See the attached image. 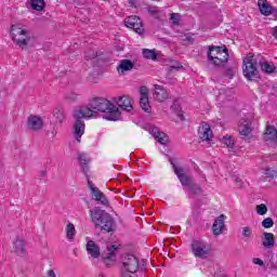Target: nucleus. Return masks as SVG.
I'll use <instances>...</instances> for the list:
<instances>
[{"instance_id": "51", "label": "nucleus", "mask_w": 277, "mask_h": 277, "mask_svg": "<svg viewBox=\"0 0 277 277\" xmlns=\"http://www.w3.org/2000/svg\"><path fill=\"white\" fill-rule=\"evenodd\" d=\"M222 277H226V276H222Z\"/></svg>"}, {"instance_id": "37", "label": "nucleus", "mask_w": 277, "mask_h": 277, "mask_svg": "<svg viewBox=\"0 0 277 277\" xmlns=\"http://www.w3.org/2000/svg\"><path fill=\"white\" fill-rule=\"evenodd\" d=\"M78 159L81 166H88V161H90V158L88 157V155L81 154V153L78 154Z\"/></svg>"}, {"instance_id": "34", "label": "nucleus", "mask_w": 277, "mask_h": 277, "mask_svg": "<svg viewBox=\"0 0 277 277\" xmlns=\"http://www.w3.org/2000/svg\"><path fill=\"white\" fill-rule=\"evenodd\" d=\"M222 144H224V146H227V148H233V146H235V141L230 136H224L222 138Z\"/></svg>"}, {"instance_id": "4", "label": "nucleus", "mask_w": 277, "mask_h": 277, "mask_svg": "<svg viewBox=\"0 0 277 277\" xmlns=\"http://www.w3.org/2000/svg\"><path fill=\"white\" fill-rule=\"evenodd\" d=\"M171 166H173L174 174H176L179 181L183 185V187H187L193 194H201L202 188L195 184L194 181L189 177V175L185 174L183 168L176 166L174 160H170Z\"/></svg>"}, {"instance_id": "25", "label": "nucleus", "mask_w": 277, "mask_h": 277, "mask_svg": "<svg viewBox=\"0 0 277 277\" xmlns=\"http://www.w3.org/2000/svg\"><path fill=\"white\" fill-rule=\"evenodd\" d=\"M98 226L102 227V230H105L106 233H111L115 226L114 219L109 214L105 215L102 225Z\"/></svg>"}, {"instance_id": "14", "label": "nucleus", "mask_w": 277, "mask_h": 277, "mask_svg": "<svg viewBox=\"0 0 277 277\" xmlns=\"http://www.w3.org/2000/svg\"><path fill=\"white\" fill-rule=\"evenodd\" d=\"M198 135L202 142H211L213 140V131H211V126L207 122H202L198 130Z\"/></svg>"}, {"instance_id": "22", "label": "nucleus", "mask_w": 277, "mask_h": 277, "mask_svg": "<svg viewBox=\"0 0 277 277\" xmlns=\"http://www.w3.org/2000/svg\"><path fill=\"white\" fill-rule=\"evenodd\" d=\"M258 6H259L261 14H263L264 16H269L274 12L273 5L269 4V2H267V0H259Z\"/></svg>"}, {"instance_id": "39", "label": "nucleus", "mask_w": 277, "mask_h": 277, "mask_svg": "<svg viewBox=\"0 0 277 277\" xmlns=\"http://www.w3.org/2000/svg\"><path fill=\"white\" fill-rule=\"evenodd\" d=\"M242 237L250 239V237H252V228L248 226L242 227Z\"/></svg>"}, {"instance_id": "45", "label": "nucleus", "mask_w": 277, "mask_h": 277, "mask_svg": "<svg viewBox=\"0 0 277 277\" xmlns=\"http://www.w3.org/2000/svg\"><path fill=\"white\" fill-rule=\"evenodd\" d=\"M44 277H57V274H55V271L49 269V271H47Z\"/></svg>"}, {"instance_id": "33", "label": "nucleus", "mask_w": 277, "mask_h": 277, "mask_svg": "<svg viewBox=\"0 0 277 277\" xmlns=\"http://www.w3.org/2000/svg\"><path fill=\"white\" fill-rule=\"evenodd\" d=\"M143 57L145 60H157V53H155V50L145 49L143 50Z\"/></svg>"}, {"instance_id": "1", "label": "nucleus", "mask_w": 277, "mask_h": 277, "mask_svg": "<svg viewBox=\"0 0 277 277\" xmlns=\"http://www.w3.org/2000/svg\"><path fill=\"white\" fill-rule=\"evenodd\" d=\"M89 107L93 111H101L105 115L106 120H111L116 122V120H120V108L118 106L114 105V103H110L105 97H92L89 100Z\"/></svg>"}, {"instance_id": "24", "label": "nucleus", "mask_w": 277, "mask_h": 277, "mask_svg": "<svg viewBox=\"0 0 277 277\" xmlns=\"http://www.w3.org/2000/svg\"><path fill=\"white\" fill-rule=\"evenodd\" d=\"M250 124H251V122L248 119L240 120V123L238 127L240 135L248 136V135H250V133H252V128H250Z\"/></svg>"}, {"instance_id": "3", "label": "nucleus", "mask_w": 277, "mask_h": 277, "mask_svg": "<svg viewBox=\"0 0 277 277\" xmlns=\"http://www.w3.org/2000/svg\"><path fill=\"white\" fill-rule=\"evenodd\" d=\"M11 38L22 49H25V47H36V38L28 30L19 26L13 25L11 27Z\"/></svg>"}, {"instance_id": "12", "label": "nucleus", "mask_w": 277, "mask_h": 277, "mask_svg": "<svg viewBox=\"0 0 277 277\" xmlns=\"http://www.w3.org/2000/svg\"><path fill=\"white\" fill-rule=\"evenodd\" d=\"M118 248H120V245H110L107 247V253L102 256L104 265L109 267L113 263H116V251Z\"/></svg>"}, {"instance_id": "29", "label": "nucleus", "mask_w": 277, "mask_h": 277, "mask_svg": "<svg viewBox=\"0 0 277 277\" xmlns=\"http://www.w3.org/2000/svg\"><path fill=\"white\" fill-rule=\"evenodd\" d=\"M150 133L158 140L159 144H168L169 137L163 132H159L157 128H153Z\"/></svg>"}, {"instance_id": "40", "label": "nucleus", "mask_w": 277, "mask_h": 277, "mask_svg": "<svg viewBox=\"0 0 277 277\" xmlns=\"http://www.w3.org/2000/svg\"><path fill=\"white\" fill-rule=\"evenodd\" d=\"M171 21H172L173 25H179V22L181 21V14L172 13Z\"/></svg>"}, {"instance_id": "23", "label": "nucleus", "mask_w": 277, "mask_h": 277, "mask_svg": "<svg viewBox=\"0 0 277 277\" xmlns=\"http://www.w3.org/2000/svg\"><path fill=\"white\" fill-rule=\"evenodd\" d=\"M133 62L130 60H121L117 66V71L119 75H124V72H129L130 70H133Z\"/></svg>"}, {"instance_id": "31", "label": "nucleus", "mask_w": 277, "mask_h": 277, "mask_svg": "<svg viewBox=\"0 0 277 277\" xmlns=\"http://www.w3.org/2000/svg\"><path fill=\"white\" fill-rule=\"evenodd\" d=\"M31 10L42 12L44 10V0H30L29 2Z\"/></svg>"}, {"instance_id": "13", "label": "nucleus", "mask_w": 277, "mask_h": 277, "mask_svg": "<svg viewBox=\"0 0 277 277\" xmlns=\"http://www.w3.org/2000/svg\"><path fill=\"white\" fill-rule=\"evenodd\" d=\"M108 214L109 213L105 212L104 210H101V208H94L93 210H90L91 221L93 222V224H95V228H98V226H103L105 215Z\"/></svg>"}, {"instance_id": "21", "label": "nucleus", "mask_w": 277, "mask_h": 277, "mask_svg": "<svg viewBox=\"0 0 277 277\" xmlns=\"http://www.w3.org/2000/svg\"><path fill=\"white\" fill-rule=\"evenodd\" d=\"M87 252L91 255V259H98V256H101V248L94 240H89L87 242Z\"/></svg>"}, {"instance_id": "43", "label": "nucleus", "mask_w": 277, "mask_h": 277, "mask_svg": "<svg viewBox=\"0 0 277 277\" xmlns=\"http://www.w3.org/2000/svg\"><path fill=\"white\" fill-rule=\"evenodd\" d=\"M252 263L254 265H259L260 267H263V265H265V262H263V260H261L259 258H253Z\"/></svg>"}, {"instance_id": "18", "label": "nucleus", "mask_w": 277, "mask_h": 277, "mask_svg": "<svg viewBox=\"0 0 277 277\" xmlns=\"http://www.w3.org/2000/svg\"><path fill=\"white\" fill-rule=\"evenodd\" d=\"M90 189H91V198L93 200H96V202H100V205H104V207L109 206V200L107 199V197H105V195L101 192V189H98L94 185H91Z\"/></svg>"}, {"instance_id": "11", "label": "nucleus", "mask_w": 277, "mask_h": 277, "mask_svg": "<svg viewBox=\"0 0 277 277\" xmlns=\"http://www.w3.org/2000/svg\"><path fill=\"white\" fill-rule=\"evenodd\" d=\"M124 25L129 29H134L136 34L142 36L144 34V26L142 25V19L136 15H131L124 19Z\"/></svg>"}, {"instance_id": "15", "label": "nucleus", "mask_w": 277, "mask_h": 277, "mask_svg": "<svg viewBox=\"0 0 277 277\" xmlns=\"http://www.w3.org/2000/svg\"><path fill=\"white\" fill-rule=\"evenodd\" d=\"M140 105L143 111H146L147 114H150V102L148 101V89L146 87L140 88Z\"/></svg>"}, {"instance_id": "16", "label": "nucleus", "mask_w": 277, "mask_h": 277, "mask_svg": "<svg viewBox=\"0 0 277 277\" xmlns=\"http://www.w3.org/2000/svg\"><path fill=\"white\" fill-rule=\"evenodd\" d=\"M85 133V122L81 119H77L72 126V136L79 143L81 142V137Z\"/></svg>"}, {"instance_id": "50", "label": "nucleus", "mask_w": 277, "mask_h": 277, "mask_svg": "<svg viewBox=\"0 0 277 277\" xmlns=\"http://www.w3.org/2000/svg\"><path fill=\"white\" fill-rule=\"evenodd\" d=\"M153 1H161V0H153Z\"/></svg>"}, {"instance_id": "8", "label": "nucleus", "mask_w": 277, "mask_h": 277, "mask_svg": "<svg viewBox=\"0 0 277 277\" xmlns=\"http://www.w3.org/2000/svg\"><path fill=\"white\" fill-rule=\"evenodd\" d=\"M114 103L122 109V111H127L128 114H133V100L129 95H119L114 97Z\"/></svg>"}, {"instance_id": "5", "label": "nucleus", "mask_w": 277, "mask_h": 277, "mask_svg": "<svg viewBox=\"0 0 277 277\" xmlns=\"http://www.w3.org/2000/svg\"><path fill=\"white\" fill-rule=\"evenodd\" d=\"M121 263V277H131L130 274H135L140 269V261L133 254L123 255Z\"/></svg>"}, {"instance_id": "20", "label": "nucleus", "mask_w": 277, "mask_h": 277, "mask_svg": "<svg viewBox=\"0 0 277 277\" xmlns=\"http://www.w3.org/2000/svg\"><path fill=\"white\" fill-rule=\"evenodd\" d=\"M224 214H221L212 225V233L214 237H219V235H222V233H224Z\"/></svg>"}, {"instance_id": "35", "label": "nucleus", "mask_w": 277, "mask_h": 277, "mask_svg": "<svg viewBox=\"0 0 277 277\" xmlns=\"http://www.w3.org/2000/svg\"><path fill=\"white\" fill-rule=\"evenodd\" d=\"M147 10L151 16H155V18H159V15L161 14V11H159V8L148 6Z\"/></svg>"}, {"instance_id": "26", "label": "nucleus", "mask_w": 277, "mask_h": 277, "mask_svg": "<svg viewBox=\"0 0 277 277\" xmlns=\"http://www.w3.org/2000/svg\"><path fill=\"white\" fill-rule=\"evenodd\" d=\"M262 246L264 248H274L276 246V238L274 237V234L272 233H264L263 234V241Z\"/></svg>"}, {"instance_id": "28", "label": "nucleus", "mask_w": 277, "mask_h": 277, "mask_svg": "<svg viewBox=\"0 0 277 277\" xmlns=\"http://www.w3.org/2000/svg\"><path fill=\"white\" fill-rule=\"evenodd\" d=\"M261 66V70L263 72H266L267 75H271V72H274L276 70V66L273 65V63H269L261 56V63H259Z\"/></svg>"}, {"instance_id": "19", "label": "nucleus", "mask_w": 277, "mask_h": 277, "mask_svg": "<svg viewBox=\"0 0 277 277\" xmlns=\"http://www.w3.org/2000/svg\"><path fill=\"white\" fill-rule=\"evenodd\" d=\"M169 96H170V93H168V90H166V88L159 84H155V89H154L155 101H158V103H163V101H168Z\"/></svg>"}, {"instance_id": "7", "label": "nucleus", "mask_w": 277, "mask_h": 277, "mask_svg": "<svg viewBox=\"0 0 277 277\" xmlns=\"http://www.w3.org/2000/svg\"><path fill=\"white\" fill-rule=\"evenodd\" d=\"M76 120H81L83 118H96V111H94L90 107V103L88 105L78 106L74 109L72 114Z\"/></svg>"}, {"instance_id": "9", "label": "nucleus", "mask_w": 277, "mask_h": 277, "mask_svg": "<svg viewBox=\"0 0 277 277\" xmlns=\"http://www.w3.org/2000/svg\"><path fill=\"white\" fill-rule=\"evenodd\" d=\"M192 252L195 256H197V259H207L211 251L207 247V243L195 240L192 243Z\"/></svg>"}, {"instance_id": "44", "label": "nucleus", "mask_w": 277, "mask_h": 277, "mask_svg": "<svg viewBox=\"0 0 277 277\" xmlns=\"http://www.w3.org/2000/svg\"><path fill=\"white\" fill-rule=\"evenodd\" d=\"M66 98L68 101H77V98H79V95H77L76 93H67Z\"/></svg>"}, {"instance_id": "46", "label": "nucleus", "mask_w": 277, "mask_h": 277, "mask_svg": "<svg viewBox=\"0 0 277 277\" xmlns=\"http://www.w3.org/2000/svg\"><path fill=\"white\" fill-rule=\"evenodd\" d=\"M177 117L180 118V120H185V118L183 117V113H177Z\"/></svg>"}, {"instance_id": "10", "label": "nucleus", "mask_w": 277, "mask_h": 277, "mask_svg": "<svg viewBox=\"0 0 277 277\" xmlns=\"http://www.w3.org/2000/svg\"><path fill=\"white\" fill-rule=\"evenodd\" d=\"M28 131H42L44 127V119L40 116L29 115L26 120Z\"/></svg>"}, {"instance_id": "42", "label": "nucleus", "mask_w": 277, "mask_h": 277, "mask_svg": "<svg viewBox=\"0 0 277 277\" xmlns=\"http://www.w3.org/2000/svg\"><path fill=\"white\" fill-rule=\"evenodd\" d=\"M94 58H96V52L95 51H89V52H87V54H85V60L87 61H90V60H94Z\"/></svg>"}, {"instance_id": "17", "label": "nucleus", "mask_w": 277, "mask_h": 277, "mask_svg": "<svg viewBox=\"0 0 277 277\" xmlns=\"http://www.w3.org/2000/svg\"><path fill=\"white\" fill-rule=\"evenodd\" d=\"M263 140L268 144V146H276L277 144V130L276 128L268 126L265 133L263 134Z\"/></svg>"}, {"instance_id": "2", "label": "nucleus", "mask_w": 277, "mask_h": 277, "mask_svg": "<svg viewBox=\"0 0 277 277\" xmlns=\"http://www.w3.org/2000/svg\"><path fill=\"white\" fill-rule=\"evenodd\" d=\"M261 64V55L248 54L243 58L242 72L246 79L249 81H255L259 79V66Z\"/></svg>"}, {"instance_id": "30", "label": "nucleus", "mask_w": 277, "mask_h": 277, "mask_svg": "<svg viewBox=\"0 0 277 277\" xmlns=\"http://www.w3.org/2000/svg\"><path fill=\"white\" fill-rule=\"evenodd\" d=\"M65 233L68 241L75 240V236L77 235V229L75 228V225L72 223H69L66 225Z\"/></svg>"}, {"instance_id": "38", "label": "nucleus", "mask_w": 277, "mask_h": 277, "mask_svg": "<svg viewBox=\"0 0 277 277\" xmlns=\"http://www.w3.org/2000/svg\"><path fill=\"white\" fill-rule=\"evenodd\" d=\"M263 228H272L274 226V220L272 217H266L262 221Z\"/></svg>"}, {"instance_id": "47", "label": "nucleus", "mask_w": 277, "mask_h": 277, "mask_svg": "<svg viewBox=\"0 0 277 277\" xmlns=\"http://www.w3.org/2000/svg\"><path fill=\"white\" fill-rule=\"evenodd\" d=\"M272 14H273V16H275V18H277V9H273Z\"/></svg>"}, {"instance_id": "27", "label": "nucleus", "mask_w": 277, "mask_h": 277, "mask_svg": "<svg viewBox=\"0 0 277 277\" xmlns=\"http://www.w3.org/2000/svg\"><path fill=\"white\" fill-rule=\"evenodd\" d=\"M13 250L15 254H17L18 256H23V254H25V240L17 238L13 242Z\"/></svg>"}, {"instance_id": "49", "label": "nucleus", "mask_w": 277, "mask_h": 277, "mask_svg": "<svg viewBox=\"0 0 277 277\" xmlns=\"http://www.w3.org/2000/svg\"><path fill=\"white\" fill-rule=\"evenodd\" d=\"M174 107H176V105H173V106L171 107V109H174Z\"/></svg>"}, {"instance_id": "41", "label": "nucleus", "mask_w": 277, "mask_h": 277, "mask_svg": "<svg viewBox=\"0 0 277 277\" xmlns=\"http://www.w3.org/2000/svg\"><path fill=\"white\" fill-rule=\"evenodd\" d=\"M266 176H271L272 179H277V170L266 169Z\"/></svg>"}, {"instance_id": "6", "label": "nucleus", "mask_w": 277, "mask_h": 277, "mask_svg": "<svg viewBox=\"0 0 277 277\" xmlns=\"http://www.w3.org/2000/svg\"><path fill=\"white\" fill-rule=\"evenodd\" d=\"M208 60L213 62L215 66H221L228 62V51L220 47H211L208 52Z\"/></svg>"}, {"instance_id": "48", "label": "nucleus", "mask_w": 277, "mask_h": 277, "mask_svg": "<svg viewBox=\"0 0 277 277\" xmlns=\"http://www.w3.org/2000/svg\"><path fill=\"white\" fill-rule=\"evenodd\" d=\"M98 277H105V275L101 274V275H98Z\"/></svg>"}, {"instance_id": "32", "label": "nucleus", "mask_w": 277, "mask_h": 277, "mask_svg": "<svg viewBox=\"0 0 277 277\" xmlns=\"http://www.w3.org/2000/svg\"><path fill=\"white\" fill-rule=\"evenodd\" d=\"M53 116L57 122H64V120H66V113L63 108H55Z\"/></svg>"}, {"instance_id": "36", "label": "nucleus", "mask_w": 277, "mask_h": 277, "mask_svg": "<svg viewBox=\"0 0 277 277\" xmlns=\"http://www.w3.org/2000/svg\"><path fill=\"white\" fill-rule=\"evenodd\" d=\"M255 210L258 215H265V213H267V206H265V203L259 205Z\"/></svg>"}]
</instances>
